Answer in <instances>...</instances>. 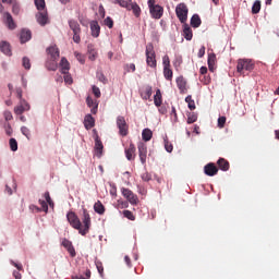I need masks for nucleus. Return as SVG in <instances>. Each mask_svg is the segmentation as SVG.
<instances>
[{
  "label": "nucleus",
  "instance_id": "f257e3e1",
  "mask_svg": "<svg viewBox=\"0 0 279 279\" xmlns=\"http://www.w3.org/2000/svg\"><path fill=\"white\" fill-rule=\"evenodd\" d=\"M68 25L73 34V43L80 45V43H82V26L80 25V22H77V20H69Z\"/></svg>",
  "mask_w": 279,
  "mask_h": 279
},
{
  "label": "nucleus",
  "instance_id": "f03ea898",
  "mask_svg": "<svg viewBox=\"0 0 279 279\" xmlns=\"http://www.w3.org/2000/svg\"><path fill=\"white\" fill-rule=\"evenodd\" d=\"M81 219L83 223V226L81 225V234L82 236H86V234L90 232V226H92L90 214L88 213V209L83 208V214Z\"/></svg>",
  "mask_w": 279,
  "mask_h": 279
},
{
  "label": "nucleus",
  "instance_id": "7ed1b4c3",
  "mask_svg": "<svg viewBox=\"0 0 279 279\" xmlns=\"http://www.w3.org/2000/svg\"><path fill=\"white\" fill-rule=\"evenodd\" d=\"M146 64L150 66V69H156V51L154 50V44L146 45Z\"/></svg>",
  "mask_w": 279,
  "mask_h": 279
},
{
  "label": "nucleus",
  "instance_id": "20e7f679",
  "mask_svg": "<svg viewBox=\"0 0 279 279\" xmlns=\"http://www.w3.org/2000/svg\"><path fill=\"white\" fill-rule=\"evenodd\" d=\"M236 71L240 75H245V71H254V62L250 59H239Z\"/></svg>",
  "mask_w": 279,
  "mask_h": 279
},
{
  "label": "nucleus",
  "instance_id": "39448f33",
  "mask_svg": "<svg viewBox=\"0 0 279 279\" xmlns=\"http://www.w3.org/2000/svg\"><path fill=\"white\" fill-rule=\"evenodd\" d=\"M175 14L180 23H186L189 21V7L184 2L179 3L175 8Z\"/></svg>",
  "mask_w": 279,
  "mask_h": 279
},
{
  "label": "nucleus",
  "instance_id": "423d86ee",
  "mask_svg": "<svg viewBox=\"0 0 279 279\" xmlns=\"http://www.w3.org/2000/svg\"><path fill=\"white\" fill-rule=\"evenodd\" d=\"M148 7L153 19H162V14H165V9L160 4H155V0H148Z\"/></svg>",
  "mask_w": 279,
  "mask_h": 279
},
{
  "label": "nucleus",
  "instance_id": "0eeeda50",
  "mask_svg": "<svg viewBox=\"0 0 279 279\" xmlns=\"http://www.w3.org/2000/svg\"><path fill=\"white\" fill-rule=\"evenodd\" d=\"M117 128L119 130L120 136H128V134H130V125H128L125 117L119 116L117 118Z\"/></svg>",
  "mask_w": 279,
  "mask_h": 279
},
{
  "label": "nucleus",
  "instance_id": "6e6552de",
  "mask_svg": "<svg viewBox=\"0 0 279 279\" xmlns=\"http://www.w3.org/2000/svg\"><path fill=\"white\" fill-rule=\"evenodd\" d=\"M66 219H68L70 226H72L74 228V230H78V234H81L82 221L80 220V217H77L75 211L68 213Z\"/></svg>",
  "mask_w": 279,
  "mask_h": 279
},
{
  "label": "nucleus",
  "instance_id": "1a4fd4ad",
  "mask_svg": "<svg viewBox=\"0 0 279 279\" xmlns=\"http://www.w3.org/2000/svg\"><path fill=\"white\" fill-rule=\"evenodd\" d=\"M121 193H122L123 197H125V199H128V202H130V204H132V206H136V204H138V196H136V194H134V192H132V190L122 187Z\"/></svg>",
  "mask_w": 279,
  "mask_h": 279
},
{
  "label": "nucleus",
  "instance_id": "9d476101",
  "mask_svg": "<svg viewBox=\"0 0 279 279\" xmlns=\"http://www.w3.org/2000/svg\"><path fill=\"white\" fill-rule=\"evenodd\" d=\"M137 149H138V157L142 162V165H145L147 162V144L140 142L137 144Z\"/></svg>",
  "mask_w": 279,
  "mask_h": 279
},
{
  "label": "nucleus",
  "instance_id": "9b49d317",
  "mask_svg": "<svg viewBox=\"0 0 279 279\" xmlns=\"http://www.w3.org/2000/svg\"><path fill=\"white\" fill-rule=\"evenodd\" d=\"M204 173L205 175L213 178L219 173V168H217L214 162H209L204 167Z\"/></svg>",
  "mask_w": 279,
  "mask_h": 279
},
{
  "label": "nucleus",
  "instance_id": "f8f14e48",
  "mask_svg": "<svg viewBox=\"0 0 279 279\" xmlns=\"http://www.w3.org/2000/svg\"><path fill=\"white\" fill-rule=\"evenodd\" d=\"M29 104L25 99H21L19 106L14 108L15 114H23L29 110Z\"/></svg>",
  "mask_w": 279,
  "mask_h": 279
},
{
  "label": "nucleus",
  "instance_id": "ddd939ff",
  "mask_svg": "<svg viewBox=\"0 0 279 279\" xmlns=\"http://www.w3.org/2000/svg\"><path fill=\"white\" fill-rule=\"evenodd\" d=\"M89 25L93 38H99V34H101V26H99V22L92 21Z\"/></svg>",
  "mask_w": 279,
  "mask_h": 279
},
{
  "label": "nucleus",
  "instance_id": "4468645a",
  "mask_svg": "<svg viewBox=\"0 0 279 279\" xmlns=\"http://www.w3.org/2000/svg\"><path fill=\"white\" fill-rule=\"evenodd\" d=\"M36 19H37V23H39V25L45 26L49 23V16L47 15V12L44 11H39L36 14Z\"/></svg>",
  "mask_w": 279,
  "mask_h": 279
},
{
  "label": "nucleus",
  "instance_id": "2eb2a0df",
  "mask_svg": "<svg viewBox=\"0 0 279 279\" xmlns=\"http://www.w3.org/2000/svg\"><path fill=\"white\" fill-rule=\"evenodd\" d=\"M3 19L5 20L4 23L9 27V29H16V23H14V19L10 12L3 13Z\"/></svg>",
  "mask_w": 279,
  "mask_h": 279
},
{
  "label": "nucleus",
  "instance_id": "dca6fc26",
  "mask_svg": "<svg viewBox=\"0 0 279 279\" xmlns=\"http://www.w3.org/2000/svg\"><path fill=\"white\" fill-rule=\"evenodd\" d=\"M128 160H134L136 158V146L133 143L129 145L124 150Z\"/></svg>",
  "mask_w": 279,
  "mask_h": 279
},
{
  "label": "nucleus",
  "instance_id": "f3484780",
  "mask_svg": "<svg viewBox=\"0 0 279 279\" xmlns=\"http://www.w3.org/2000/svg\"><path fill=\"white\" fill-rule=\"evenodd\" d=\"M95 151L98 158H101V154H104V143H101L98 134L95 135Z\"/></svg>",
  "mask_w": 279,
  "mask_h": 279
},
{
  "label": "nucleus",
  "instance_id": "a211bd4d",
  "mask_svg": "<svg viewBox=\"0 0 279 279\" xmlns=\"http://www.w3.org/2000/svg\"><path fill=\"white\" fill-rule=\"evenodd\" d=\"M129 1H130V4L126 10H129V12L132 11L134 16L138 19V16H141V7L136 2H132V0H129Z\"/></svg>",
  "mask_w": 279,
  "mask_h": 279
},
{
  "label": "nucleus",
  "instance_id": "6ab92c4d",
  "mask_svg": "<svg viewBox=\"0 0 279 279\" xmlns=\"http://www.w3.org/2000/svg\"><path fill=\"white\" fill-rule=\"evenodd\" d=\"M48 56H50L51 60H58L60 58V49L57 46H51L47 49Z\"/></svg>",
  "mask_w": 279,
  "mask_h": 279
},
{
  "label": "nucleus",
  "instance_id": "aec40b11",
  "mask_svg": "<svg viewBox=\"0 0 279 279\" xmlns=\"http://www.w3.org/2000/svg\"><path fill=\"white\" fill-rule=\"evenodd\" d=\"M62 245L69 252L72 257H75V247H73V243L66 239L62 240Z\"/></svg>",
  "mask_w": 279,
  "mask_h": 279
},
{
  "label": "nucleus",
  "instance_id": "412c9836",
  "mask_svg": "<svg viewBox=\"0 0 279 279\" xmlns=\"http://www.w3.org/2000/svg\"><path fill=\"white\" fill-rule=\"evenodd\" d=\"M183 37L185 40H193V29L186 23H183Z\"/></svg>",
  "mask_w": 279,
  "mask_h": 279
},
{
  "label": "nucleus",
  "instance_id": "4be33fe9",
  "mask_svg": "<svg viewBox=\"0 0 279 279\" xmlns=\"http://www.w3.org/2000/svg\"><path fill=\"white\" fill-rule=\"evenodd\" d=\"M20 40L22 44H25V43L32 40V31L22 29L21 35H20Z\"/></svg>",
  "mask_w": 279,
  "mask_h": 279
},
{
  "label": "nucleus",
  "instance_id": "5701e85b",
  "mask_svg": "<svg viewBox=\"0 0 279 279\" xmlns=\"http://www.w3.org/2000/svg\"><path fill=\"white\" fill-rule=\"evenodd\" d=\"M217 166L221 171L230 170V162L226 158H219L217 161Z\"/></svg>",
  "mask_w": 279,
  "mask_h": 279
},
{
  "label": "nucleus",
  "instance_id": "b1692460",
  "mask_svg": "<svg viewBox=\"0 0 279 279\" xmlns=\"http://www.w3.org/2000/svg\"><path fill=\"white\" fill-rule=\"evenodd\" d=\"M85 130H93L95 128V118L93 116L87 114L84 119Z\"/></svg>",
  "mask_w": 279,
  "mask_h": 279
},
{
  "label": "nucleus",
  "instance_id": "393cba45",
  "mask_svg": "<svg viewBox=\"0 0 279 279\" xmlns=\"http://www.w3.org/2000/svg\"><path fill=\"white\" fill-rule=\"evenodd\" d=\"M177 86L181 94L186 93V80L183 76H179L177 78Z\"/></svg>",
  "mask_w": 279,
  "mask_h": 279
},
{
  "label": "nucleus",
  "instance_id": "a878e982",
  "mask_svg": "<svg viewBox=\"0 0 279 279\" xmlns=\"http://www.w3.org/2000/svg\"><path fill=\"white\" fill-rule=\"evenodd\" d=\"M0 51H2L4 56H12V48L10 47V44H8V41L0 43Z\"/></svg>",
  "mask_w": 279,
  "mask_h": 279
},
{
  "label": "nucleus",
  "instance_id": "bb28decb",
  "mask_svg": "<svg viewBox=\"0 0 279 279\" xmlns=\"http://www.w3.org/2000/svg\"><path fill=\"white\" fill-rule=\"evenodd\" d=\"M86 104L88 106V108H92V114H97V108H98V105H97V101L93 100V97L88 96L86 98Z\"/></svg>",
  "mask_w": 279,
  "mask_h": 279
},
{
  "label": "nucleus",
  "instance_id": "cd10ccee",
  "mask_svg": "<svg viewBox=\"0 0 279 279\" xmlns=\"http://www.w3.org/2000/svg\"><path fill=\"white\" fill-rule=\"evenodd\" d=\"M60 66L61 73H69V71L71 70V64L69 63V60H66V58L61 59Z\"/></svg>",
  "mask_w": 279,
  "mask_h": 279
},
{
  "label": "nucleus",
  "instance_id": "c85d7f7f",
  "mask_svg": "<svg viewBox=\"0 0 279 279\" xmlns=\"http://www.w3.org/2000/svg\"><path fill=\"white\" fill-rule=\"evenodd\" d=\"M154 104L157 108H160L162 106V93L160 89L156 90V95L154 97Z\"/></svg>",
  "mask_w": 279,
  "mask_h": 279
},
{
  "label": "nucleus",
  "instance_id": "c756f323",
  "mask_svg": "<svg viewBox=\"0 0 279 279\" xmlns=\"http://www.w3.org/2000/svg\"><path fill=\"white\" fill-rule=\"evenodd\" d=\"M151 93H153L151 86H146L142 89L141 96L143 99L147 100V99H150Z\"/></svg>",
  "mask_w": 279,
  "mask_h": 279
},
{
  "label": "nucleus",
  "instance_id": "7c9ffc66",
  "mask_svg": "<svg viewBox=\"0 0 279 279\" xmlns=\"http://www.w3.org/2000/svg\"><path fill=\"white\" fill-rule=\"evenodd\" d=\"M94 210L98 215H104V213H106V207L104 206V204H101V201H98L94 205Z\"/></svg>",
  "mask_w": 279,
  "mask_h": 279
},
{
  "label": "nucleus",
  "instance_id": "2f4dec72",
  "mask_svg": "<svg viewBox=\"0 0 279 279\" xmlns=\"http://www.w3.org/2000/svg\"><path fill=\"white\" fill-rule=\"evenodd\" d=\"M151 136H154V133L149 129H144L142 132V138L145 141V143L151 141Z\"/></svg>",
  "mask_w": 279,
  "mask_h": 279
},
{
  "label": "nucleus",
  "instance_id": "473e14b6",
  "mask_svg": "<svg viewBox=\"0 0 279 279\" xmlns=\"http://www.w3.org/2000/svg\"><path fill=\"white\" fill-rule=\"evenodd\" d=\"M191 25H192L194 28L199 27V25H202V19H201L197 14H194V15L191 17Z\"/></svg>",
  "mask_w": 279,
  "mask_h": 279
},
{
  "label": "nucleus",
  "instance_id": "72a5a7b5",
  "mask_svg": "<svg viewBox=\"0 0 279 279\" xmlns=\"http://www.w3.org/2000/svg\"><path fill=\"white\" fill-rule=\"evenodd\" d=\"M163 77L171 82L173 80V70L171 68H163Z\"/></svg>",
  "mask_w": 279,
  "mask_h": 279
},
{
  "label": "nucleus",
  "instance_id": "f704fd0d",
  "mask_svg": "<svg viewBox=\"0 0 279 279\" xmlns=\"http://www.w3.org/2000/svg\"><path fill=\"white\" fill-rule=\"evenodd\" d=\"M185 101L187 102V108L190 110H195L196 106L195 100H193V96L189 95L187 97H185Z\"/></svg>",
  "mask_w": 279,
  "mask_h": 279
},
{
  "label": "nucleus",
  "instance_id": "c9c22d12",
  "mask_svg": "<svg viewBox=\"0 0 279 279\" xmlns=\"http://www.w3.org/2000/svg\"><path fill=\"white\" fill-rule=\"evenodd\" d=\"M197 121V113L187 112V124L191 125Z\"/></svg>",
  "mask_w": 279,
  "mask_h": 279
},
{
  "label": "nucleus",
  "instance_id": "e433bc0d",
  "mask_svg": "<svg viewBox=\"0 0 279 279\" xmlns=\"http://www.w3.org/2000/svg\"><path fill=\"white\" fill-rule=\"evenodd\" d=\"M163 143L166 151H168V154H171V151H173V144L169 142V138L167 136L163 138Z\"/></svg>",
  "mask_w": 279,
  "mask_h": 279
},
{
  "label": "nucleus",
  "instance_id": "4c0bfd02",
  "mask_svg": "<svg viewBox=\"0 0 279 279\" xmlns=\"http://www.w3.org/2000/svg\"><path fill=\"white\" fill-rule=\"evenodd\" d=\"M46 69H48V71H57L58 64L56 63V60L47 61Z\"/></svg>",
  "mask_w": 279,
  "mask_h": 279
},
{
  "label": "nucleus",
  "instance_id": "58836bf2",
  "mask_svg": "<svg viewBox=\"0 0 279 279\" xmlns=\"http://www.w3.org/2000/svg\"><path fill=\"white\" fill-rule=\"evenodd\" d=\"M260 12V0H256L252 7V14H258Z\"/></svg>",
  "mask_w": 279,
  "mask_h": 279
},
{
  "label": "nucleus",
  "instance_id": "ea45409f",
  "mask_svg": "<svg viewBox=\"0 0 279 279\" xmlns=\"http://www.w3.org/2000/svg\"><path fill=\"white\" fill-rule=\"evenodd\" d=\"M11 151H16L19 149V142L15 138H10L9 141Z\"/></svg>",
  "mask_w": 279,
  "mask_h": 279
},
{
  "label": "nucleus",
  "instance_id": "a19ab883",
  "mask_svg": "<svg viewBox=\"0 0 279 279\" xmlns=\"http://www.w3.org/2000/svg\"><path fill=\"white\" fill-rule=\"evenodd\" d=\"M35 5L39 12L45 11V8H46L45 0H35Z\"/></svg>",
  "mask_w": 279,
  "mask_h": 279
},
{
  "label": "nucleus",
  "instance_id": "79ce46f5",
  "mask_svg": "<svg viewBox=\"0 0 279 279\" xmlns=\"http://www.w3.org/2000/svg\"><path fill=\"white\" fill-rule=\"evenodd\" d=\"M96 268L98 270V274L104 278V264L99 260L95 262Z\"/></svg>",
  "mask_w": 279,
  "mask_h": 279
},
{
  "label": "nucleus",
  "instance_id": "37998d69",
  "mask_svg": "<svg viewBox=\"0 0 279 279\" xmlns=\"http://www.w3.org/2000/svg\"><path fill=\"white\" fill-rule=\"evenodd\" d=\"M123 215L126 219H130V221H135L136 217L134 216V214L131 210H124Z\"/></svg>",
  "mask_w": 279,
  "mask_h": 279
},
{
  "label": "nucleus",
  "instance_id": "c03bdc74",
  "mask_svg": "<svg viewBox=\"0 0 279 279\" xmlns=\"http://www.w3.org/2000/svg\"><path fill=\"white\" fill-rule=\"evenodd\" d=\"M104 23L107 27H109V29H112V27H114V21L110 16L106 17Z\"/></svg>",
  "mask_w": 279,
  "mask_h": 279
},
{
  "label": "nucleus",
  "instance_id": "a18cd8bd",
  "mask_svg": "<svg viewBox=\"0 0 279 279\" xmlns=\"http://www.w3.org/2000/svg\"><path fill=\"white\" fill-rule=\"evenodd\" d=\"M162 64L163 69L171 68V60L169 59V56H163L162 57Z\"/></svg>",
  "mask_w": 279,
  "mask_h": 279
},
{
  "label": "nucleus",
  "instance_id": "49530a36",
  "mask_svg": "<svg viewBox=\"0 0 279 279\" xmlns=\"http://www.w3.org/2000/svg\"><path fill=\"white\" fill-rule=\"evenodd\" d=\"M114 1L116 3H119L121 8H125L126 10L130 7V0H114Z\"/></svg>",
  "mask_w": 279,
  "mask_h": 279
},
{
  "label": "nucleus",
  "instance_id": "de8ad7c7",
  "mask_svg": "<svg viewBox=\"0 0 279 279\" xmlns=\"http://www.w3.org/2000/svg\"><path fill=\"white\" fill-rule=\"evenodd\" d=\"M63 75H64L63 80L65 84H69V85L73 84V77L71 76V74H69V72L63 73Z\"/></svg>",
  "mask_w": 279,
  "mask_h": 279
},
{
  "label": "nucleus",
  "instance_id": "09e8293b",
  "mask_svg": "<svg viewBox=\"0 0 279 279\" xmlns=\"http://www.w3.org/2000/svg\"><path fill=\"white\" fill-rule=\"evenodd\" d=\"M44 197L46 199V203L50 206L53 207V201L51 199V195L49 192H45Z\"/></svg>",
  "mask_w": 279,
  "mask_h": 279
},
{
  "label": "nucleus",
  "instance_id": "8fccbe9b",
  "mask_svg": "<svg viewBox=\"0 0 279 279\" xmlns=\"http://www.w3.org/2000/svg\"><path fill=\"white\" fill-rule=\"evenodd\" d=\"M23 66L27 71H29V69H32V63L29 62V58H27V57L23 58Z\"/></svg>",
  "mask_w": 279,
  "mask_h": 279
},
{
  "label": "nucleus",
  "instance_id": "3c124183",
  "mask_svg": "<svg viewBox=\"0 0 279 279\" xmlns=\"http://www.w3.org/2000/svg\"><path fill=\"white\" fill-rule=\"evenodd\" d=\"M92 90H93V94L95 95V97L97 98V99H99V97H101V90L99 89V87H97V86H93L92 87Z\"/></svg>",
  "mask_w": 279,
  "mask_h": 279
},
{
  "label": "nucleus",
  "instance_id": "603ef678",
  "mask_svg": "<svg viewBox=\"0 0 279 279\" xmlns=\"http://www.w3.org/2000/svg\"><path fill=\"white\" fill-rule=\"evenodd\" d=\"M88 53H89V60L92 61L97 60V50L88 49Z\"/></svg>",
  "mask_w": 279,
  "mask_h": 279
},
{
  "label": "nucleus",
  "instance_id": "864d4df0",
  "mask_svg": "<svg viewBox=\"0 0 279 279\" xmlns=\"http://www.w3.org/2000/svg\"><path fill=\"white\" fill-rule=\"evenodd\" d=\"M216 60H217V54H215V53L208 54V60H207L208 64H215Z\"/></svg>",
  "mask_w": 279,
  "mask_h": 279
},
{
  "label": "nucleus",
  "instance_id": "5fc2aeb1",
  "mask_svg": "<svg viewBox=\"0 0 279 279\" xmlns=\"http://www.w3.org/2000/svg\"><path fill=\"white\" fill-rule=\"evenodd\" d=\"M39 204H40L44 213H48L49 211V205H48L49 203H47V202H45L43 199H39Z\"/></svg>",
  "mask_w": 279,
  "mask_h": 279
},
{
  "label": "nucleus",
  "instance_id": "6e6d98bb",
  "mask_svg": "<svg viewBox=\"0 0 279 279\" xmlns=\"http://www.w3.org/2000/svg\"><path fill=\"white\" fill-rule=\"evenodd\" d=\"M97 78L99 80V82H101L102 84H107L108 78H106V75H104L101 72H97Z\"/></svg>",
  "mask_w": 279,
  "mask_h": 279
},
{
  "label": "nucleus",
  "instance_id": "4d7b16f0",
  "mask_svg": "<svg viewBox=\"0 0 279 279\" xmlns=\"http://www.w3.org/2000/svg\"><path fill=\"white\" fill-rule=\"evenodd\" d=\"M142 180L144 182H149L151 180V174L149 172L142 173Z\"/></svg>",
  "mask_w": 279,
  "mask_h": 279
},
{
  "label": "nucleus",
  "instance_id": "13d9d810",
  "mask_svg": "<svg viewBox=\"0 0 279 279\" xmlns=\"http://www.w3.org/2000/svg\"><path fill=\"white\" fill-rule=\"evenodd\" d=\"M218 128H226V117L218 118Z\"/></svg>",
  "mask_w": 279,
  "mask_h": 279
},
{
  "label": "nucleus",
  "instance_id": "bf43d9fd",
  "mask_svg": "<svg viewBox=\"0 0 279 279\" xmlns=\"http://www.w3.org/2000/svg\"><path fill=\"white\" fill-rule=\"evenodd\" d=\"M12 12L13 14H19V12H21V7L19 5V3H13Z\"/></svg>",
  "mask_w": 279,
  "mask_h": 279
},
{
  "label": "nucleus",
  "instance_id": "052dcab7",
  "mask_svg": "<svg viewBox=\"0 0 279 279\" xmlns=\"http://www.w3.org/2000/svg\"><path fill=\"white\" fill-rule=\"evenodd\" d=\"M3 114H4L5 121H12V119H14L11 111H4Z\"/></svg>",
  "mask_w": 279,
  "mask_h": 279
},
{
  "label": "nucleus",
  "instance_id": "680f3d73",
  "mask_svg": "<svg viewBox=\"0 0 279 279\" xmlns=\"http://www.w3.org/2000/svg\"><path fill=\"white\" fill-rule=\"evenodd\" d=\"M205 54H206V47L202 46L201 49L198 50L197 57L204 58Z\"/></svg>",
  "mask_w": 279,
  "mask_h": 279
},
{
  "label": "nucleus",
  "instance_id": "e2e57ef3",
  "mask_svg": "<svg viewBox=\"0 0 279 279\" xmlns=\"http://www.w3.org/2000/svg\"><path fill=\"white\" fill-rule=\"evenodd\" d=\"M21 132L26 138H29V129L27 126H22Z\"/></svg>",
  "mask_w": 279,
  "mask_h": 279
},
{
  "label": "nucleus",
  "instance_id": "0e129e2a",
  "mask_svg": "<svg viewBox=\"0 0 279 279\" xmlns=\"http://www.w3.org/2000/svg\"><path fill=\"white\" fill-rule=\"evenodd\" d=\"M10 263L13 265V267H16V269L19 271H23V265L22 264H19V263H15L14 260H10Z\"/></svg>",
  "mask_w": 279,
  "mask_h": 279
},
{
  "label": "nucleus",
  "instance_id": "69168bd1",
  "mask_svg": "<svg viewBox=\"0 0 279 279\" xmlns=\"http://www.w3.org/2000/svg\"><path fill=\"white\" fill-rule=\"evenodd\" d=\"M16 97L17 99H23V89L21 87L16 88Z\"/></svg>",
  "mask_w": 279,
  "mask_h": 279
},
{
  "label": "nucleus",
  "instance_id": "338daca9",
  "mask_svg": "<svg viewBox=\"0 0 279 279\" xmlns=\"http://www.w3.org/2000/svg\"><path fill=\"white\" fill-rule=\"evenodd\" d=\"M5 133L8 136H12V126L10 124L5 125Z\"/></svg>",
  "mask_w": 279,
  "mask_h": 279
},
{
  "label": "nucleus",
  "instance_id": "774afa93",
  "mask_svg": "<svg viewBox=\"0 0 279 279\" xmlns=\"http://www.w3.org/2000/svg\"><path fill=\"white\" fill-rule=\"evenodd\" d=\"M13 277H14L15 279H21V278H22V275H21V272L14 270V271H13Z\"/></svg>",
  "mask_w": 279,
  "mask_h": 279
}]
</instances>
